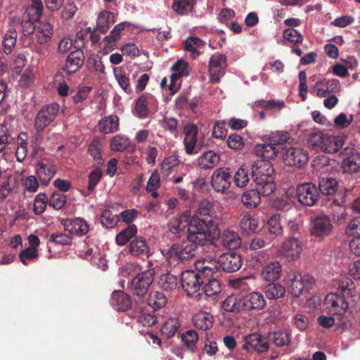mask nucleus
I'll return each instance as SVG.
<instances>
[{
    "label": "nucleus",
    "mask_w": 360,
    "mask_h": 360,
    "mask_svg": "<svg viewBox=\"0 0 360 360\" xmlns=\"http://www.w3.org/2000/svg\"><path fill=\"white\" fill-rule=\"evenodd\" d=\"M203 229H198L195 223L191 224L189 235L186 240L180 243H175L167 249L162 250V253L166 260L171 264L176 266L193 259L198 252L200 248L207 244Z\"/></svg>",
    "instance_id": "nucleus-1"
},
{
    "label": "nucleus",
    "mask_w": 360,
    "mask_h": 360,
    "mask_svg": "<svg viewBox=\"0 0 360 360\" xmlns=\"http://www.w3.org/2000/svg\"><path fill=\"white\" fill-rule=\"evenodd\" d=\"M195 223L198 229H203L205 240L209 238H217L219 236V229L211 219L199 217H191V211L186 210L180 214L172 217L167 224L168 232L175 238H181L186 234L189 235L191 224Z\"/></svg>",
    "instance_id": "nucleus-2"
},
{
    "label": "nucleus",
    "mask_w": 360,
    "mask_h": 360,
    "mask_svg": "<svg viewBox=\"0 0 360 360\" xmlns=\"http://www.w3.org/2000/svg\"><path fill=\"white\" fill-rule=\"evenodd\" d=\"M243 259L240 254L235 251H229L221 254L217 259L199 260L197 268L205 274H211L212 277L218 276L221 271L232 273L240 269Z\"/></svg>",
    "instance_id": "nucleus-3"
},
{
    "label": "nucleus",
    "mask_w": 360,
    "mask_h": 360,
    "mask_svg": "<svg viewBox=\"0 0 360 360\" xmlns=\"http://www.w3.org/2000/svg\"><path fill=\"white\" fill-rule=\"evenodd\" d=\"M275 171L270 162H257L252 165V177L256 188L263 196H269L276 189Z\"/></svg>",
    "instance_id": "nucleus-4"
},
{
    "label": "nucleus",
    "mask_w": 360,
    "mask_h": 360,
    "mask_svg": "<svg viewBox=\"0 0 360 360\" xmlns=\"http://www.w3.org/2000/svg\"><path fill=\"white\" fill-rule=\"evenodd\" d=\"M199 260L195 262V271L186 270L181 273V285L187 296L200 300L202 296V285L205 282V278L212 277L211 274H205L197 268Z\"/></svg>",
    "instance_id": "nucleus-5"
},
{
    "label": "nucleus",
    "mask_w": 360,
    "mask_h": 360,
    "mask_svg": "<svg viewBox=\"0 0 360 360\" xmlns=\"http://www.w3.org/2000/svg\"><path fill=\"white\" fill-rule=\"evenodd\" d=\"M309 143L314 150H321L325 153H335L343 146V139L338 136L324 134L321 131L314 132L309 135Z\"/></svg>",
    "instance_id": "nucleus-6"
},
{
    "label": "nucleus",
    "mask_w": 360,
    "mask_h": 360,
    "mask_svg": "<svg viewBox=\"0 0 360 360\" xmlns=\"http://www.w3.org/2000/svg\"><path fill=\"white\" fill-rule=\"evenodd\" d=\"M155 270L149 269L136 275L131 281L129 288L136 297L135 302H143L148 289L153 282Z\"/></svg>",
    "instance_id": "nucleus-7"
},
{
    "label": "nucleus",
    "mask_w": 360,
    "mask_h": 360,
    "mask_svg": "<svg viewBox=\"0 0 360 360\" xmlns=\"http://www.w3.org/2000/svg\"><path fill=\"white\" fill-rule=\"evenodd\" d=\"M59 112V105L52 103L44 105L37 112L34 122L36 139L41 136L45 128L54 121Z\"/></svg>",
    "instance_id": "nucleus-8"
},
{
    "label": "nucleus",
    "mask_w": 360,
    "mask_h": 360,
    "mask_svg": "<svg viewBox=\"0 0 360 360\" xmlns=\"http://www.w3.org/2000/svg\"><path fill=\"white\" fill-rule=\"evenodd\" d=\"M288 277L290 282L288 290L294 297H299L304 290L311 289L315 282L312 276L301 273H292Z\"/></svg>",
    "instance_id": "nucleus-9"
},
{
    "label": "nucleus",
    "mask_w": 360,
    "mask_h": 360,
    "mask_svg": "<svg viewBox=\"0 0 360 360\" xmlns=\"http://www.w3.org/2000/svg\"><path fill=\"white\" fill-rule=\"evenodd\" d=\"M296 195L299 202L309 207L316 205L320 197L316 185L312 182L298 185Z\"/></svg>",
    "instance_id": "nucleus-10"
},
{
    "label": "nucleus",
    "mask_w": 360,
    "mask_h": 360,
    "mask_svg": "<svg viewBox=\"0 0 360 360\" xmlns=\"http://www.w3.org/2000/svg\"><path fill=\"white\" fill-rule=\"evenodd\" d=\"M283 159L286 165L301 168L308 162L309 154L302 148L292 147L285 151Z\"/></svg>",
    "instance_id": "nucleus-11"
},
{
    "label": "nucleus",
    "mask_w": 360,
    "mask_h": 360,
    "mask_svg": "<svg viewBox=\"0 0 360 360\" xmlns=\"http://www.w3.org/2000/svg\"><path fill=\"white\" fill-rule=\"evenodd\" d=\"M227 67L226 56L218 53L211 56L209 61L210 79L212 82L219 83L223 77Z\"/></svg>",
    "instance_id": "nucleus-12"
},
{
    "label": "nucleus",
    "mask_w": 360,
    "mask_h": 360,
    "mask_svg": "<svg viewBox=\"0 0 360 360\" xmlns=\"http://www.w3.org/2000/svg\"><path fill=\"white\" fill-rule=\"evenodd\" d=\"M311 235L319 238L330 236L333 229V225L330 217L326 214L316 216L311 220Z\"/></svg>",
    "instance_id": "nucleus-13"
},
{
    "label": "nucleus",
    "mask_w": 360,
    "mask_h": 360,
    "mask_svg": "<svg viewBox=\"0 0 360 360\" xmlns=\"http://www.w3.org/2000/svg\"><path fill=\"white\" fill-rule=\"evenodd\" d=\"M340 155L343 157L342 168L344 172L353 174L360 172V153L346 147Z\"/></svg>",
    "instance_id": "nucleus-14"
},
{
    "label": "nucleus",
    "mask_w": 360,
    "mask_h": 360,
    "mask_svg": "<svg viewBox=\"0 0 360 360\" xmlns=\"http://www.w3.org/2000/svg\"><path fill=\"white\" fill-rule=\"evenodd\" d=\"M231 179L232 176L229 167L218 168L212 175V186L217 192L225 193L231 186Z\"/></svg>",
    "instance_id": "nucleus-15"
},
{
    "label": "nucleus",
    "mask_w": 360,
    "mask_h": 360,
    "mask_svg": "<svg viewBox=\"0 0 360 360\" xmlns=\"http://www.w3.org/2000/svg\"><path fill=\"white\" fill-rule=\"evenodd\" d=\"M325 304L330 314L340 316L346 313L349 307L345 297L336 292L328 294L325 299Z\"/></svg>",
    "instance_id": "nucleus-16"
},
{
    "label": "nucleus",
    "mask_w": 360,
    "mask_h": 360,
    "mask_svg": "<svg viewBox=\"0 0 360 360\" xmlns=\"http://www.w3.org/2000/svg\"><path fill=\"white\" fill-rule=\"evenodd\" d=\"M269 348L267 339L259 334L252 333L245 337L243 349L248 352L264 353Z\"/></svg>",
    "instance_id": "nucleus-17"
},
{
    "label": "nucleus",
    "mask_w": 360,
    "mask_h": 360,
    "mask_svg": "<svg viewBox=\"0 0 360 360\" xmlns=\"http://www.w3.org/2000/svg\"><path fill=\"white\" fill-rule=\"evenodd\" d=\"M84 62V56L82 49H77L72 51L66 58L65 63L62 69L68 75L77 72Z\"/></svg>",
    "instance_id": "nucleus-18"
},
{
    "label": "nucleus",
    "mask_w": 360,
    "mask_h": 360,
    "mask_svg": "<svg viewBox=\"0 0 360 360\" xmlns=\"http://www.w3.org/2000/svg\"><path fill=\"white\" fill-rule=\"evenodd\" d=\"M62 224L65 231L79 236L86 234L89 229L87 222L82 218L64 219Z\"/></svg>",
    "instance_id": "nucleus-19"
},
{
    "label": "nucleus",
    "mask_w": 360,
    "mask_h": 360,
    "mask_svg": "<svg viewBox=\"0 0 360 360\" xmlns=\"http://www.w3.org/2000/svg\"><path fill=\"white\" fill-rule=\"evenodd\" d=\"M184 133L185 135L184 143L186 153L196 154L198 152L195 150V146L198 133L197 126L194 124H186L184 129Z\"/></svg>",
    "instance_id": "nucleus-20"
},
{
    "label": "nucleus",
    "mask_w": 360,
    "mask_h": 360,
    "mask_svg": "<svg viewBox=\"0 0 360 360\" xmlns=\"http://www.w3.org/2000/svg\"><path fill=\"white\" fill-rule=\"evenodd\" d=\"M111 305L117 311H126L131 309V297L122 290H114L111 295Z\"/></svg>",
    "instance_id": "nucleus-21"
},
{
    "label": "nucleus",
    "mask_w": 360,
    "mask_h": 360,
    "mask_svg": "<svg viewBox=\"0 0 360 360\" xmlns=\"http://www.w3.org/2000/svg\"><path fill=\"white\" fill-rule=\"evenodd\" d=\"M129 253L139 257H149L151 255L150 248L145 239L141 237L135 238L128 245Z\"/></svg>",
    "instance_id": "nucleus-22"
},
{
    "label": "nucleus",
    "mask_w": 360,
    "mask_h": 360,
    "mask_svg": "<svg viewBox=\"0 0 360 360\" xmlns=\"http://www.w3.org/2000/svg\"><path fill=\"white\" fill-rule=\"evenodd\" d=\"M318 181L317 188L319 194L333 195L336 193L339 187V183L337 179L328 175L320 176Z\"/></svg>",
    "instance_id": "nucleus-23"
},
{
    "label": "nucleus",
    "mask_w": 360,
    "mask_h": 360,
    "mask_svg": "<svg viewBox=\"0 0 360 360\" xmlns=\"http://www.w3.org/2000/svg\"><path fill=\"white\" fill-rule=\"evenodd\" d=\"M302 251V247L297 238L295 237L290 238L284 242L281 250V252L284 257L291 259L298 258Z\"/></svg>",
    "instance_id": "nucleus-24"
},
{
    "label": "nucleus",
    "mask_w": 360,
    "mask_h": 360,
    "mask_svg": "<svg viewBox=\"0 0 360 360\" xmlns=\"http://www.w3.org/2000/svg\"><path fill=\"white\" fill-rule=\"evenodd\" d=\"M245 311L261 310L266 306V300L264 295L257 291H253L244 296Z\"/></svg>",
    "instance_id": "nucleus-25"
},
{
    "label": "nucleus",
    "mask_w": 360,
    "mask_h": 360,
    "mask_svg": "<svg viewBox=\"0 0 360 360\" xmlns=\"http://www.w3.org/2000/svg\"><path fill=\"white\" fill-rule=\"evenodd\" d=\"M98 131L104 134H112L120 129V119L116 115L103 117L98 124Z\"/></svg>",
    "instance_id": "nucleus-26"
},
{
    "label": "nucleus",
    "mask_w": 360,
    "mask_h": 360,
    "mask_svg": "<svg viewBox=\"0 0 360 360\" xmlns=\"http://www.w3.org/2000/svg\"><path fill=\"white\" fill-rule=\"evenodd\" d=\"M56 173V167L52 163L48 161L38 163L37 174L42 184L48 185Z\"/></svg>",
    "instance_id": "nucleus-27"
},
{
    "label": "nucleus",
    "mask_w": 360,
    "mask_h": 360,
    "mask_svg": "<svg viewBox=\"0 0 360 360\" xmlns=\"http://www.w3.org/2000/svg\"><path fill=\"white\" fill-rule=\"evenodd\" d=\"M223 308L225 311L233 313L245 311L244 296L235 295L228 296L223 302Z\"/></svg>",
    "instance_id": "nucleus-28"
},
{
    "label": "nucleus",
    "mask_w": 360,
    "mask_h": 360,
    "mask_svg": "<svg viewBox=\"0 0 360 360\" xmlns=\"http://www.w3.org/2000/svg\"><path fill=\"white\" fill-rule=\"evenodd\" d=\"M282 271L278 262H272L264 266L261 270L260 276L266 281L274 282L278 280Z\"/></svg>",
    "instance_id": "nucleus-29"
},
{
    "label": "nucleus",
    "mask_w": 360,
    "mask_h": 360,
    "mask_svg": "<svg viewBox=\"0 0 360 360\" xmlns=\"http://www.w3.org/2000/svg\"><path fill=\"white\" fill-rule=\"evenodd\" d=\"M220 237L221 243L222 245L226 248L231 250L236 249L238 248L241 244V239L239 237L238 234L231 230H224L222 233V235H220L217 237L219 238ZM210 239H216V238H209L208 240Z\"/></svg>",
    "instance_id": "nucleus-30"
},
{
    "label": "nucleus",
    "mask_w": 360,
    "mask_h": 360,
    "mask_svg": "<svg viewBox=\"0 0 360 360\" xmlns=\"http://www.w3.org/2000/svg\"><path fill=\"white\" fill-rule=\"evenodd\" d=\"M278 152V149L269 141L266 143L257 144L255 147V153L262 159L261 162H269V160L276 158Z\"/></svg>",
    "instance_id": "nucleus-31"
},
{
    "label": "nucleus",
    "mask_w": 360,
    "mask_h": 360,
    "mask_svg": "<svg viewBox=\"0 0 360 360\" xmlns=\"http://www.w3.org/2000/svg\"><path fill=\"white\" fill-rule=\"evenodd\" d=\"M219 155L213 150H207L198 159V165L202 169L214 168L219 162Z\"/></svg>",
    "instance_id": "nucleus-32"
},
{
    "label": "nucleus",
    "mask_w": 360,
    "mask_h": 360,
    "mask_svg": "<svg viewBox=\"0 0 360 360\" xmlns=\"http://www.w3.org/2000/svg\"><path fill=\"white\" fill-rule=\"evenodd\" d=\"M193 322L197 328L207 330L213 326L214 318L208 312L200 311L193 316Z\"/></svg>",
    "instance_id": "nucleus-33"
},
{
    "label": "nucleus",
    "mask_w": 360,
    "mask_h": 360,
    "mask_svg": "<svg viewBox=\"0 0 360 360\" xmlns=\"http://www.w3.org/2000/svg\"><path fill=\"white\" fill-rule=\"evenodd\" d=\"M205 42L197 37H188L184 43V49L191 53V57L196 59L200 56L198 49L205 46Z\"/></svg>",
    "instance_id": "nucleus-34"
},
{
    "label": "nucleus",
    "mask_w": 360,
    "mask_h": 360,
    "mask_svg": "<svg viewBox=\"0 0 360 360\" xmlns=\"http://www.w3.org/2000/svg\"><path fill=\"white\" fill-rule=\"evenodd\" d=\"M17 37L18 32L13 28L8 29L5 32L2 39V46L6 55H8L13 51L16 44Z\"/></svg>",
    "instance_id": "nucleus-35"
},
{
    "label": "nucleus",
    "mask_w": 360,
    "mask_h": 360,
    "mask_svg": "<svg viewBox=\"0 0 360 360\" xmlns=\"http://www.w3.org/2000/svg\"><path fill=\"white\" fill-rule=\"evenodd\" d=\"M114 23L113 15L109 11H102L100 13L96 23V30L101 34H105L108 30L110 26Z\"/></svg>",
    "instance_id": "nucleus-36"
},
{
    "label": "nucleus",
    "mask_w": 360,
    "mask_h": 360,
    "mask_svg": "<svg viewBox=\"0 0 360 360\" xmlns=\"http://www.w3.org/2000/svg\"><path fill=\"white\" fill-rule=\"evenodd\" d=\"M339 288L338 290L341 293V296L344 297H352L356 295V285L354 281L348 278L344 277L339 281Z\"/></svg>",
    "instance_id": "nucleus-37"
},
{
    "label": "nucleus",
    "mask_w": 360,
    "mask_h": 360,
    "mask_svg": "<svg viewBox=\"0 0 360 360\" xmlns=\"http://www.w3.org/2000/svg\"><path fill=\"white\" fill-rule=\"evenodd\" d=\"M260 195L262 193L255 189H250L243 193L241 196V201L248 207H255L260 202Z\"/></svg>",
    "instance_id": "nucleus-38"
},
{
    "label": "nucleus",
    "mask_w": 360,
    "mask_h": 360,
    "mask_svg": "<svg viewBox=\"0 0 360 360\" xmlns=\"http://www.w3.org/2000/svg\"><path fill=\"white\" fill-rule=\"evenodd\" d=\"M102 143L98 139H94L88 148L89 154L93 158L94 160L98 165L104 163V159L102 157Z\"/></svg>",
    "instance_id": "nucleus-39"
},
{
    "label": "nucleus",
    "mask_w": 360,
    "mask_h": 360,
    "mask_svg": "<svg viewBox=\"0 0 360 360\" xmlns=\"http://www.w3.org/2000/svg\"><path fill=\"white\" fill-rule=\"evenodd\" d=\"M137 233V228L134 224H129L127 228L120 231L115 238L117 245L122 246L126 245L130 239Z\"/></svg>",
    "instance_id": "nucleus-40"
},
{
    "label": "nucleus",
    "mask_w": 360,
    "mask_h": 360,
    "mask_svg": "<svg viewBox=\"0 0 360 360\" xmlns=\"http://www.w3.org/2000/svg\"><path fill=\"white\" fill-rule=\"evenodd\" d=\"M264 293L267 299L277 300L284 297L285 288L280 283H271L265 287Z\"/></svg>",
    "instance_id": "nucleus-41"
},
{
    "label": "nucleus",
    "mask_w": 360,
    "mask_h": 360,
    "mask_svg": "<svg viewBox=\"0 0 360 360\" xmlns=\"http://www.w3.org/2000/svg\"><path fill=\"white\" fill-rule=\"evenodd\" d=\"M166 303L167 298L165 294L161 292L152 291L147 299V304L155 310L163 307Z\"/></svg>",
    "instance_id": "nucleus-42"
},
{
    "label": "nucleus",
    "mask_w": 360,
    "mask_h": 360,
    "mask_svg": "<svg viewBox=\"0 0 360 360\" xmlns=\"http://www.w3.org/2000/svg\"><path fill=\"white\" fill-rule=\"evenodd\" d=\"M53 34V28L50 23L40 24L36 32L37 41L40 44H44L51 39Z\"/></svg>",
    "instance_id": "nucleus-43"
},
{
    "label": "nucleus",
    "mask_w": 360,
    "mask_h": 360,
    "mask_svg": "<svg viewBox=\"0 0 360 360\" xmlns=\"http://www.w3.org/2000/svg\"><path fill=\"white\" fill-rule=\"evenodd\" d=\"M181 326V323L177 319L171 318L167 319L162 326L161 332L162 335L167 338L175 335Z\"/></svg>",
    "instance_id": "nucleus-44"
},
{
    "label": "nucleus",
    "mask_w": 360,
    "mask_h": 360,
    "mask_svg": "<svg viewBox=\"0 0 360 360\" xmlns=\"http://www.w3.org/2000/svg\"><path fill=\"white\" fill-rule=\"evenodd\" d=\"M129 139L122 134L114 136L110 141V147L112 150L122 152L126 150L129 146Z\"/></svg>",
    "instance_id": "nucleus-45"
},
{
    "label": "nucleus",
    "mask_w": 360,
    "mask_h": 360,
    "mask_svg": "<svg viewBox=\"0 0 360 360\" xmlns=\"http://www.w3.org/2000/svg\"><path fill=\"white\" fill-rule=\"evenodd\" d=\"M158 283L160 288L164 290L171 291L176 288L178 279L174 275L167 273L160 276Z\"/></svg>",
    "instance_id": "nucleus-46"
},
{
    "label": "nucleus",
    "mask_w": 360,
    "mask_h": 360,
    "mask_svg": "<svg viewBox=\"0 0 360 360\" xmlns=\"http://www.w3.org/2000/svg\"><path fill=\"white\" fill-rule=\"evenodd\" d=\"M240 226L241 230L249 235L257 231L258 229V221L256 219L250 215H244L240 220Z\"/></svg>",
    "instance_id": "nucleus-47"
},
{
    "label": "nucleus",
    "mask_w": 360,
    "mask_h": 360,
    "mask_svg": "<svg viewBox=\"0 0 360 360\" xmlns=\"http://www.w3.org/2000/svg\"><path fill=\"white\" fill-rule=\"evenodd\" d=\"M27 134L21 132L18 136V148L15 152V156L18 162H22L27 152Z\"/></svg>",
    "instance_id": "nucleus-48"
},
{
    "label": "nucleus",
    "mask_w": 360,
    "mask_h": 360,
    "mask_svg": "<svg viewBox=\"0 0 360 360\" xmlns=\"http://www.w3.org/2000/svg\"><path fill=\"white\" fill-rule=\"evenodd\" d=\"M181 340L184 342L186 347L192 352L196 350V342L198 340L199 335L194 330H187L181 336Z\"/></svg>",
    "instance_id": "nucleus-49"
},
{
    "label": "nucleus",
    "mask_w": 360,
    "mask_h": 360,
    "mask_svg": "<svg viewBox=\"0 0 360 360\" xmlns=\"http://www.w3.org/2000/svg\"><path fill=\"white\" fill-rule=\"evenodd\" d=\"M214 277L215 276L212 277V279H210L209 277L205 278V280H207L208 281L202 288V291H204V294L207 297L216 295L219 294L221 290L219 281Z\"/></svg>",
    "instance_id": "nucleus-50"
},
{
    "label": "nucleus",
    "mask_w": 360,
    "mask_h": 360,
    "mask_svg": "<svg viewBox=\"0 0 360 360\" xmlns=\"http://www.w3.org/2000/svg\"><path fill=\"white\" fill-rule=\"evenodd\" d=\"M266 228L269 231V233L280 236L283 233V226L280 221V216L274 215L271 216L267 221Z\"/></svg>",
    "instance_id": "nucleus-51"
},
{
    "label": "nucleus",
    "mask_w": 360,
    "mask_h": 360,
    "mask_svg": "<svg viewBox=\"0 0 360 360\" xmlns=\"http://www.w3.org/2000/svg\"><path fill=\"white\" fill-rule=\"evenodd\" d=\"M172 9L179 15L188 13L193 7V0H174Z\"/></svg>",
    "instance_id": "nucleus-52"
},
{
    "label": "nucleus",
    "mask_w": 360,
    "mask_h": 360,
    "mask_svg": "<svg viewBox=\"0 0 360 360\" xmlns=\"http://www.w3.org/2000/svg\"><path fill=\"white\" fill-rule=\"evenodd\" d=\"M270 340L278 347L288 345L290 342V335L287 332L277 331L269 336Z\"/></svg>",
    "instance_id": "nucleus-53"
},
{
    "label": "nucleus",
    "mask_w": 360,
    "mask_h": 360,
    "mask_svg": "<svg viewBox=\"0 0 360 360\" xmlns=\"http://www.w3.org/2000/svg\"><path fill=\"white\" fill-rule=\"evenodd\" d=\"M114 74L117 82L121 88L126 92L130 93L131 88L130 86L129 78L122 68L114 70Z\"/></svg>",
    "instance_id": "nucleus-54"
},
{
    "label": "nucleus",
    "mask_w": 360,
    "mask_h": 360,
    "mask_svg": "<svg viewBox=\"0 0 360 360\" xmlns=\"http://www.w3.org/2000/svg\"><path fill=\"white\" fill-rule=\"evenodd\" d=\"M290 139L287 131H276L271 133L268 137V141L274 147L285 143Z\"/></svg>",
    "instance_id": "nucleus-55"
},
{
    "label": "nucleus",
    "mask_w": 360,
    "mask_h": 360,
    "mask_svg": "<svg viewBox=\"0 0 360 360\" xmlns=\"http://www.w3.org/2000/svg\"><path fill=\"white\" fill-rule=\"evenodd\" d=\"M44 9L43 3L41 0H32V4L26 11L28 16H32L33 20H39Z\"/></svg>",
    "instance_id": "nucleus-56"
},
{
    "label": "nucleus",
    "mask_w": 360,
    "mask_h": 360,
    "mask_svg": "<svg viewBox=\"0 0 360 360\" xmlns=\"http://www.w3.org/2000/svg\"><path fill=\"white\" fill-rule=\"evenodd\" d=\"M148 102L146 96L142 95L136 102V112L140 118L147 117L149 114Z\"/></svg>",
    "instance_id": "nucleus-57"
},
{
    "label": "nucleus",
    "mask_w": 360,
    "mask_h": 360,
    "mask_svg": "<svg viewBox=\"0 0 360 360\" xmlns=\"http://www.w3.org/2000/svg\"><path fill=\"white\" fill-rule=\"evenodd\" d=\"M125 27L126 22H120L115 25L111 30L110 34L104 37V41L106 42V44L111 46L117 40H118L120 39L121 32L124 30Z\"/></svg>",
    "instance_id": "nucleus-58"
},
{
    "label": "nucleus",
    "mask_w": 360,
    "mask_h": 360,
    "mask_svg": "<svg viewBox=\"0 0 360 360\" xmlns=\"http://www.w3.org/2000/svg\"><path fill=\"white\" fill-rule=\"evenodd\" d=\"M87 68L91 71L105 74V66L101 60L96 55H91L87 60Z\"/></svg>",
    "instance_id": "nucleus-59"
},
{
    "label": "nucleus",
    "mask_w": 360,
    "mask_h": 360,
    "mask_svg": "<svg viewBox=\"0 0 360 360\" xmlns=\"http://www.w3.org/2000/svg\"><path fill=\"white\" fill-rule=\"evenodd\" d=\"M345 233L349 237H360V217L352 219L345 228Z\"/></svg>",
    "instance_id": "nucleus-60"
},
{
    "label": "nucleus",
    "mask_w": 360,
    "mask_h": 360,
    "mask_svg": "<svg viewBox=\"0 0 360 360\" xmlns=\"http://www.w3.org/2000/svg\"><path fill=\"white\" fill-rule=\"evenodd\" d=\"M67 201L66 195L59 192H53L49 198V205L56 210H60L64 207Z\"/></svg>",
    "instance_id": "nucleus-61"
},
{
    "label": "nucleus",
    "mask_w": 360,
    "mask_h": 360,
    "mask_svg": "<svg viewBox=\"0 0 360 360\" xmlns=\"http://www.w3.org/2000/svg\"><path fill=\"white\" fill-rule=\"evenodd\" d=\"M179 160L175 156H169L165 158L161 165V171L162 177H167L170 174L171 169L179 165Z\"/></svg>",
    "instance_id": "nucleus-62"
},
{
    "label": "nucleus",
    "mask_w": 360,
    "mask_h": 360,
    "mask_svg": "<svg viewBox=\"0 0 360 360\" xmlns=\"http://www.w3.org/2000/svg\"><path fill=\"white\" fill-rule=\"evenodd\" d=\"M101 222L107 228H112L117 224L118 217L110 210H105L101 215Z\"/></svg>",
    "instance_id": "nucleus-63"
},
{
    "label": "nucleus",
    "mask_w": 360,
    "mask_h": 360,
    "mask_svg": "<svg viewBox=\"0 0 360 360\" xmlns=\"http://www.w3.org/2000/svg\"><path fill=\"white\" fill-rule=\"evenodd\" d=\"M283 38L293 44L302 43L304 39L302 34L294 28L285 29L283 32Z\"/></svg>",
    "instance_id": "nucleus-64"
}]
</instances>
